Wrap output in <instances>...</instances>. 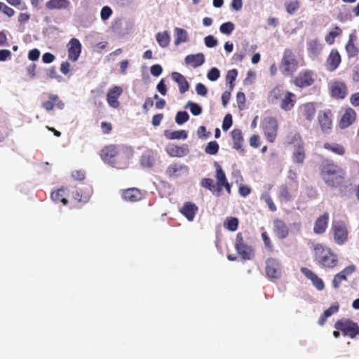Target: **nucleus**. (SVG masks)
<instances>
[{
	"label": "nucleus",
	"mask_w": 359,
	"mask_h": 359,
	"mask_svg": "<svg viewBox=\"0 0 359 359\" xmlns=\"http://www.w3.org/2000/svg\"><path fill=\"white\" fill-rule=\"evenodd\" d=\"M280 197L286 202L290 201L292 199V195L287 184H282L280 187Z\"/></svg>",
	"instance_id": "49530a36"
},
{
	"label": "nucleus",
	"mask_w": 359,
	"mask_h": 359,
	"mask_svg": "<svg viewBox=\"0 0 359 359\" xmlns=\"http://www.w3.org/2000/svg\"><path fill=\"white\" fill-rule=\"evenodd\" d=\"M265 272L271 279H279L282 276V266L280 262L275 258H268L266 260Z\"/></svg>",
	"instance_id": "9d476101"
},
{
	"label": "nucleus",
	"mask_w": 359,
	"mask_h": 359,
	"mask_svg": "<svg viewBox=\"0 0 359 359\" xmlns=\"http://www.w3.org/2000/svg\"><path fill=\"white\" fill-rule=\"evenodd\" d=\"M278 122L273 117H267L263 121V130L266 140L269 142H273L277 136Z\"/></svg>",
	"instance_id": "1a4fd4ad"
},
{
	"label": "nucleus",
	"mask_w": 359,
	"mask_h": 359,
	"mask_svg": "<svg viewBox=\"0 0 359 359\" xmlns=\"http://www.w3.org/2000/svg\"><path fill=\"white\" fill-rule=\"evenodd\" d=\"M329 219L330 216L327 212H325L319 216L315 222L313 232L316 234H323L325 233L327 228Z\"/></svg>",
	"instance_id": "a878e982"
},
{
	"label": "nucleus",
	"mask_w": 359,
	"mask_h": 359,
	"mask_svg": "<svg viewBox=\"0 0 359 359\" xmlns=\"http://www.w3.org/2000/svg\"><path fill=\"white\" fill-rule=\"evenodd\" d=\"M323 148L339 156H343L346 151L344 146L337 143L326 142L324 144Z\"/></svg>",
	"instance_id": "4c0bfd02"
},
{
	"label": "nucleus",
	"mask_w": 359,
	"mask_h": 359,
	"mask_svg": "<svg viewBox=\"0 0 359 359\" xmlns=\"http://www.w3.org/2000/svg\"><path fill=\"white\" fill-rule=\"evenodd\" d=\"M300 271L306 278L309 279L311 281L313 285L318 290L321 291L324 290V282L316 273H314L313 271L306 267H302Z\"/></svg>",
	"instance_id": "aec40b11"
},
{
	"label": "nucleus",
	"mask_w": 359,
	"mask_h": 359,
	"mask_svg": "<svg viewBox=\"0 0 359 359\" xmlns=\"http://www.w3.org/2000/svg\"><path fill=\"white\" fill-rule=\"evenodd\" d=\"M332 231L334 242L339 245L348 240V230L346 224L341 220H334L332 223Z\"/></svg>",
	"instance_id": "0eeeda50"
},
{
	"label": "nucleus",
	"mask_w": 359,
	"mask_h": 359,
	"mask_svg": "<svg viewBox=\"0 0 359 359\" xmlns=\"http://www.w3.org/2000/svg\"><path fill=\"white\" fill-rule=\"evenodd\" d=\"M346 50L348 54V57H357L359 53V49L354 44L353 41L351 37H350L346 45Z\"/></svg>",
	"instance_id": "79ce46f5"
},
{
	"label": "nucleus",
	"mask_w": 359,
	"mask_h": 359,
	"mask_svg": "<svg viewBox=\"0 0 359 359\" xmlns=\"http://www.w3.org/2000/svg\"><path fill=\"white\" fill-rule=\"evenodd\" d=\"M296 102V95L289 91H285L281 100L280 107L283 110L290 111Z\"/></svg>",
	"instance_id": "cd10ccee"
},
{
	"label": "nucleus",
	"mask_w": 359,
	"mask_h": 359,
	"mask_svg": "<svg viewBox=\"0 0 359 359\" xmlns=\"http://www.w3.org/2000/svg\"><path fill=\"white\" fill-rule=\"evenodd\" d=\"M236 101L240 109H243L245 103V95L243 92H238L236 95Z\"/></svg>",
	"instance_id": "052dcab7"
},
{
	"label": "nucleus",
	"mask_w": 359,
	"mask_h": 359,
	"mask_svg": "<svg viewBox=\"0 0 359 359\" xmlns=\"http://www.w3.org/2000/svg\"><path fill=\"white\" fill-rule=\"evenodd\" d=\"M298 112L301 117L311 121L316 114V107L313 103H305L299 106Z\"/></svg>",
	"instance_id": "b1692460"
},
{
	"label": "nucleus",
	"mask_w": 359,
	"mask_h": 359,
	"mask_svg": "<svg viewBox=\"0 0 359 359\" xmlns=\"http://www.w3.org/2000/svg\"><path fill=\"white\" fill-rule=\"evenodd\" d=\"M342 30L339 27L336 26L332 31H330L325 37L326 43L332 45L334 43L335 38L340 36Z\"/></svg>",
	"instance_id": "a19ab883"
},
{
	"label": "nucleus",
	"mask_w": 359,
	"mask_h": 359,
	"mask_svg": "<svg viewBox=\"0 0 359 359\" xmlns=\"http://www.w3.org/2000/svg\"><path fill=\"white\" fill-rule=\"evenodd\" d=\"M232 140L233 142V149L237 151L243 152L244 149H243V144L244 142L243 133L241 129H233L231 131Z\"/></svg>",
	"instance_id": "7c9ffc66"
},
{
	"label": "nucleus",
	"mask_w": 359,
	"mask_h": 359,
	"mask_svg": "<svg viewBox=\"0 0 359 359\" xmlns=\"http://www.w3.org/2000/svg\"><path fill=\"white\" fill-rule=\"evenodd\" d=\"M201 186L206 189H208L212 193H217V184H214V181L211 178H203L200 183Z\"/></svg>",
	"instance_id": "37998d69"
},
{
	"label": "nucleus",
	"mask_w": 359,
	"mask_h": 359,
	"mask_svg": "<svg viewBox=\"0 0 359 359\" xmlns=\"http://www.w3.org/2000/svg\"><path fill=\"white\" fill-rule=\"evenodd\" d=\"M344 280H346L344 275H342L340 273V272H339L334 276L333 280L332 281V286L337 289L340 287L341 282Z\"/></svg>",
	"instance_id": "603ef678"
},
{
	"label": "nucleus",
	"mask_w": 359,
	"mask_h": 359,
	"mask_svg": "<svg viewBox=\"0 0 359 359\" xmlns=\"http://www.w3.org/2000/svg\"><path fill=\"white\" fill-rule=\"evenodd\" d=\"M56 107L59 109H63L65 107V103L60 99L57 95L53 93L48 94V100L43 102L41 104V107L46 111H49Z\"/></svg>",
	"instance_id": "412c9836"
},
{
	"label": "nucleus",
	"mask_w": 359,
	"mask_h": 359,
	"mask_svg": "<svg viewBox=\"0 0 359 359\" xmlns=\"http://www.w3.org/2000/svg\"><path fill=\"white\" fill-rule=\"evenodd\" d=\"M237 76H238L237 69H233L228 71L226 79V81L229 83V85H231L234 82Z\"/></svg>",
	"instance_id": "13d9d810"
},
{
	"label": "nucleus",
	"mask_w": 359,
	"mask_h": 359,
	"mask_svg": "<svg viewBox=\"0 0 359 359\" xmlns=\"http://www.w3.org/2000/svg\"><path fill=\"white\" fill-rule=\"evenodd\" d=\"M112 14V10L109 6H104L101 11V18L103 20H107Z\"/></svg>",
	"instance_id": "0e129e2a"
},
{
	"label": "nucleus",
	"mask_w": 359,
	"mask_h": 359,
	"mask_svg": "<svg viewBox=\"0 0 359 359\" xmlns=\"http://www.w3.org/2000/svg\"><path fill=\"white\" fill-rule=\"evenodd\" d=\"M205 44L208 48H213L217 46V40L212 35H208L204 39Z\"/></svg>",
	"instance_id": "bf43d9fd"
},
{
	"label": "nucleus",
	"mask_w": 359,
	"mask_h": 359,
	"mask_svg": "<svg viewBox=\"0 0 359 359\" xmlns=\"http://www.w3.org/2000/svg\"><path fill=\"white\" fill-rule=\"evenodd\" d=\"M292 158L294 163L302 165L306 158L304 147L300 146L295 148L292 152Z\"/></svg>",
	"instance_id": "72a5a7b5"
},
{
	"label": "nucleus",
	"mask_w": 359,
	"mask_h": 359,
	"mask_svg": "<svg viewBox=\"0 0 359 359\" xmlns=\"http://www.w3.org/2000/svg\"><path fill=\"white\" fill-rule=\"evenodd\" d=\"M71 5L69 0H48L46 3V8L48 10H65Z\"/></svg>",
	"instance_id": "c756f323"
},
{
	"label": "nucleus",
	"mask_w": 359,
	"mask_h": 359,
	"mask_svg": "<svg viewBox=\"0 0 359 359\" xmlns=\"http://www.w3.org/2000/svg\"><path fill=\"white\" fill-rule=\"evenodd\" d=\"M175 41V46H178L182 43H185L189 41V35L187 32L180 27H175L174 29Z\"/></svg>",
	"instance_id": "f704fd0d"
},
{
	"label": "nucleus",
	"mask_w": 359,
	"mask_h": 359,
	"mask_svg": "<svg viewBox=\"0 0 359 359\" xmlns=\"http://www.w3.org/2000/svg\"><path fill=\"white\" fill-rule=\"evenodd\" d=\"M92 194L93 189L88 186L83 189H76L72 193V197L79 203H86L90 200Z\"/></svg>",
	"instance_id": "393cba45"
},
{
	"label": "nucleus",
	"mask_w": 359,
	"mask_h": 359,
	"mask_svg": "<svg viewBox=\"0 0 359 359\" xmlns=\"http://www.w3.org/2000/svg\"><path fill=\"white\" fill-rule=\"evenodd\" d=\"M187 104L189 106L190 111L193 115L198 116L201 114L202 108L199 104L191 101H189Z\"/></svg>",
	"instance_id": "5fc2aeb1"
},
{
	"label": "nucleus",
	"mask_w": 359,
	"mask_h": 359,
	"mask_svg": "<svg viewBox=\"0 0 359 359\" xmlns=\"http://www.w3.org/2000/svg\"><path fill=\"white\" fill-rule=\"evenodd\" d=\"M214 165L216 168L215 178L217 180V194L219 195L222 189L224 188L226 192L231 194V185L227 181L224 171L217 162H215Z\"/></svg>",
	"instance_id": "9b49d317"
},
{
	"label": "nucleus",
	"mask_w": 359,
	"mask_h": 359,
	"mask_svg": "<svg viewBox=\"0 0 359 359\" xmlns=\"http://www.w3.org/2000/svg\"><path fill=\"white\" fill-rule=\"evenodd\" d=\"M341 62V57L337 49L331 50L328 57L326 59L325 66L329 72H334L339 66Z\"/></svg>",
	"instance_id": "6ab92c4d"
},
{
	"label": "nucleus",
	"mask_w": 359,
	"mask_h": 359,
	"mask_svg": "<svg viewBox=\"0 0 359 359\" xmlns=\"http://www.w3.org/2000/svg\"><path fill=\"white\" fill-rule=\"evenodd\" d=\"M234 248L238 255L243 260H251L255 257V250L252 245H248L244 240L242 233L236 234Z\"/></svg>",
	"instance_id": "423d86ee"
},
{
	"label": "nucleus",
	"mask_w": 359,
	"mask_h": 359,
	"mask_svg": "<svg viewBox=\"0 0 359 359\" xmlns=\"http://www.w3.org/2000/svg\"><path fill=\"white\" fill-rule=\"evenodd\" d=\"M232 116L230 114H226L223 120L222 123V129L224 131L228 130L232 126Z\"/></svg>",
	"instance_id": "4d7b16f0"
},
{
	"label": "nucleus",
	"mask_w": 359,
	"mask_h": 359,
	"mask_svg": "<svg viewBox=\"0 0 359 359\" xmlns=\"http://www.w3.org/2000/svg\"><path fill=\"white\" fill-rule=\"evenodd\" d=\"M68 46V58L72 62H76L79 59L81 53L82 46L79 40L72 38L69 41Z\"/></svg>",
	"instance_id": "a211bd4d"
},
{
	"label": "nucleus",
	"mask_w": 359,
	"mask_h": 359,
	"mask_svg": "<svg viewBox=\"0 0 359 359\" xmlns=\"http://www.w3.org/2000/svg\"><path fill=\"white\" fill-rule=\"evenodd\" d=\"M165 150L168 155L172 158H183L189 154V148L187 144L182 145L173 143L168 144Z\"/></svg>",
	"instance_id": "4468645a"
},
{
	"label": "nucleus",
	"mask_w": 359,
	"mask_h": 359,
	"mask_svg": "<svg viewBox=\"0 0 359 359\" xmlns=\"http://www.w3.org/2000/svg\"><path fill=\"white\" fill-rule=\"evenodd\" d=\"M156 39L159 46L162 48L168 46L170 41V35L167 31L158 32L156 36Z\"/></svg>",
	"instance_id": "ea45409f"
},
{
	"label": "nucleus",
	"mask_w": 359,
	"mask_h": 359,
	"mask_svg": "<svg viewBox=\"0 0 359 359\" xmlns=\"http://www.w3.org/2000/svg\"><path fill=\"white\" fill-rule=\"evenodd\" d=\"M133 155V147L125 144H109L100 152L104 162L118 169L127 168Z\"/></svg>",
	"instance_id": "f257e3e1"
},
{
	"label": "nucleus",
	"mask_w": 359,
	"mask_h": 359,
	"mask_svg": "<svg viewBox=\"0 0 359 359\" xmlns=\"http://www.w3.org/2000/svg\"><path fill=\"white\" fill-rule=\"evenodd\" d=\"M262 238L263 239V241H264V245H265V248H266V250L270 252H272L273 249V246L272 242H271L269 236H268L266 231H264L262 233Z\"/></svg>",
	"instance_id": "864d4df0"
},
{
	"label": "nucleus",
	"mask_w": 359,
	"mask_h": 359,
	"mask_svg": "<svg viewBox=\"0 0 359 359\" xmlns=\"http://www.w3.org/2000/svg\"><path fill=\"white\" fill-rule=\"evenodd\" d=\"M307 50L311 57H318L323 50V45L318 39H313L308 42Z\"/></svg>",
	"instance_id": "473e14b6"
},
{
	"label": "nucleus",
	"mask_w": 359,
	"mask_h": 359,
	"mask_svg": "<svg viewBox=\"0 0 359 359\" xmlns=\"http://www.w3.org/2000/svg\"><path fill=\"white\" fill-rule=\"evenodd\" d=\"M184 61L187 65L197 68L205 62V57L203 53L191 54L186 56Z\"/></svg>",
	"instance_id": "c85d7f7f"
},
{
	"label": "nucleus",
	"mask_w": 359,
	"mask_h": 359,
	"mask_svg": "<svg viewBox=\"0 0 359 359\" xmlns=\"http://www.w3.org/2000/svg\"><path fill=\"white\" fill-rule=\"evenodd\" d=\"M172 79L178 84L180 92L183 94L189 88V84L186 78L179 72H172Z\"/></svg>",
	"instance_id": "2f4dec72"
},
{
	"label": "nucleus",
	"mask_w": 359,
	"mask_h": 359,
	"mask_svg": "<svg viewBox=\"0 0 359 359\" xmlns=\"http://www.w3.org/2000/svg\"><path fill=\"white\" fill-rule=\"evenodd\" d=\"M144 193L137 188H128L121 191V197L125 201L135 203L141 201Z\"/></svg>",
	"instance_id": "f3484780"
},
{
	"label": "nucleus",
	"mask_w": 359,
	"mask_h": 359,
	"mask_svg": "<svg viewBox=\"0 0 359 359\" xmlns=\"http://www.w3.org/2000/svg\"><path fill=\"white\" fill-rule=\"evenodd\" d=\"M320 174L324 182L332 188L341 187L346 176L344 169L329 159L322 161L320 166Z\"/></svg>",
	"instance_id": "f03ea898"
},
{
	"label": "nucleus",
	"mask_w": 359,
	"mask_h": 359,
	"mask_svg": "<svg viewBox=\"0 0 359 359\" xmlns=\"http://www.w3.org/2000/svg\"><path fill=\"white\" fill-rule=\"evenodd\" d=\"M219 150V144L216 141H211L208 143L205 151L210 155H215Z\"/></svg>",
	"instance_id": "09e8293b"
},
{
	"label": "nucleus",
	"mask_w": 359,
	"mask_h": 359,
	"mask_svg": "<svg viewBox=\"0 0 359 359\" xmlns=\"http://www.w3.org/2000/svg\"><path fill=\"white\" fill-rule=\"evenodd\" d=\"M196 90L198 95L201 96H206L208 94V89L203 83H198L196 86Z\"/></svg>",
	"instance_id": "69168bd1"
},
{
	"label": "nucleus",
	"mask_w": 359,
	"mask_h": 359,
	"mask_svg": "<svg viewBox=\"0 0 359 359\" xmlns=\"http://www.w3.org/2000/svg\"><path fill=\"white\" fill-rule=\"evenodd\" d=\"M339 309V304L338 303H334L330 307L327 309L323 313H325V316H327V317H330L332 314L338 312Z\"/></svg>",
	"instance_id": "e2e57ef3"
},
{
	"label": "nucleus",
	"mask_w": 359,
	"mask_h": 359,
	"mask_svg": "<svg viewBox=\"0 0 359 359\" xmlns=\"http://www.w3.org/2000/svg\"><path fill=\"white\" fill-rule=\"evenodd\" d=\"M316 81V74L313 71L305 69L295 76L292 83L297 87L304 88L312 86Z\"/></svg>",
	"instance_id": "6e6552de"
},
{
	"label": "nucleus",
	"mask_w": 359,
	"mask_h": 359,
	"mask_svg": "<svg viewBox=\"0 0 359 359\" xmlns=\"http://www.w3.org/2000/svg\"><path fill=\"white\" fill-rule=\"evenodd\" d=\"M318 122L324 133H329L332 127V114L330 109L319 111Z\"/></svg>",
	"instance_id": "2eb2a0df"
},
{
	"label": "nucleus",
	"mask_w": 359,
	"mask_h": 359,
	"mask_svg": "<svg viewBox=\"0 0 359 359\" xmlns=\"http://www.w3.org/2000/svg\"><path fill=\"white\" fill-rule=\"evenodd\" d=\"M224 225L228 230L235 231L238 229V219L236 217H229L224 222Z\"/></svg>",
	"instance_id": "a18cd8bd"
},
{
	"label": "nucleus",
	"mask_w": 359,
	"mask_h": 359,
	"mask_svg": "<svg viewBox=\"0 0 359 359\" xmlns=\"http://www.w3.org/2000/svg\"><path fill=\"white\" fill-rule=\"evenodd\" d=\"M198 211V207L192 202H185L180 209V212L184 216L189 222H192L196 213Z\"/></svg>",
	"instance_id": "5701e85b"
},
{
	"label": "nucleus",
	"mask_w": 359,
	"mask_h": 359,
	"mask_svg": "<svg viewBox=\"0 0 359 359\" xmlns=\"http://www.w3.org/2000/svg\"><path fill=\"white\" fill-rule=\"evenodd\" d=\"M299 66L296 52L290 48L285 49L279 65L281 73L286 76H292L297 71Z\"/></svg>",
	"instance_id": "20e7f679"
},
{
	"label": "nucleus",
	"mask_w": 359,
	"mask_h": 359,
	"mask_svg": "<svg viewBox=\"0 0 359 359\" xmlns=\"http://www.w3.org/2000/svg\"><path fill=\"white\" fill-rule=\"evenodd\" d=\"M285 93L281 86H277L270 91L269 97L273 102L280 99Z\"/></svg>",
	"instance_id": "c03bdc74"
},
{
	"label": "nucleus",
	"mask_w": 359,
	"mask_h": 359,
	"mask_svg": "<svg viewBox=\"0 0 359 359\" xmlns=\"http://www.w3.org/2000/svg\"><path fill=\"white\" fill-rule=\"evenodd\" d=\"M357 114L355 111L351 108L347 107L344 114L342 115L340 121L339 126L341 128L344 129L352 125L356 120Z\"/></svg>",
	"instance_id": "4be33fe9"
},
{
	"label": "nucleus",
	"mask_w": 359,
	"mask_h": 359,
	"mask_svg": "<svg viewBox=\"0 0 359 359\" xmlns=\"http://www.w3.org/2000/svg\"><path fill=\"white\" fill-rule=\"evenodd\" d=\"M287 143L294 147V149L300 146H304L301 135L297 133H290L287 136Z\"/></svg>",
	"instance_id": "58836bf2"
},
{
	"label": "nucleus",
	"mask_w": 359,
	"mask_h": 359,
	"mask_svg": "<svg viewBox=\"0 0 359 359\" xmlns=\"http://www.w3.org/2000/svg\"><path fill=\"white\" fill-rule=\"evenodd\" d=\"M189 119V115L185 111H178L175 116V122L178 125H182L183 123L188 121Z\"/></svg>",
	"instance_id": "3c124183"
},
{
	"label": "nucleus",
	"mask_w": 359,
	"mask_h": 359,
	"mask_svg": "<svg viewBox=\"0 0 359 359\" xmlns=\"http://www.w3.org/2000/svg\"><path fill=\"white\" fill-rule=\"evenodd\" d=\"M285 6L287 12L289 14L292 15L299 8V2L297 0L292 1L286 2Z\"/></svg>",
	"instance_id": "8fccbe9b"
},
{
	"label": "nucleus",
	"mask_w": 359,
	"mask_h": 359,
	"mask_svg": "<svg viewBox=\"0 0 359 359\" xmlns=\"http://www.w3.org/2000/svg\"><path fill=\"white\" fill-rule=\"evenodd\" d=\"M334 328L340 330L344 336L351 339H355L358 335L359 336V325L348 318L337 320L334 324Z\"/></svg>",
	"instance_id": "39448f33"
},
{
	"label": "nucleus",
	"mask_w": 359,
	"mask_h": 359,
	"mask_svg": "<svg viewBox=\"0 0 359 359\" xmlns=\"http://www.w3.org/2000/svg\"><path fill=\"white\" fill-rule=\"evenodd\" d=\"M274 232L280 239H284L289 235V229L287 224L281 219H276L273 221Z\"/></svg>",
	"instance_id": "bb28decb"
},
{
	"label": "nucleus",
	"mask_w": 359,
	"mask_h": 359,
	"mask_svg": "<svg viewBox=\"0 0 359 359\" xmlns=\"http://www.w3.org/2000/svg\"><path fill=\"white\" fill-rule=\"evenodd\" d=\"M313 257L316 264L325 270H332L339 263V257L330 248L322 244L313 247Z\"/></svg>",
	"instance_id": "7ed1b4c3"
},
{
	"label": "nucleus",
	"mask_w": 359,
	"mask_h": 359,
	"mask_svg": "<svg viewBox=\"0 0 359 359\" xmlns=\"http://www.w3.org/2000/svg\"><path fill=\"white\" fill-rule=\"evenodd\" d=\"M235 29V25L231 22H226L222 24L219 27V31L226 35H229Z\"/></svg>",
	"instance_id": "de8ad7c7"
},
{
	"label": "nucleus",
	"mask_w": 359,
	"mask_h": 359,
	"mask_svg": "<svg viewBox=\"0 0 359 359\" xmlns=\"http://www.w3.org/2000/svg\"><path fill=\"white\" fill-rule=\"evenodd\" d=\"M50 197L55 203H62L63 205H67L68 203L66 191L64 188H60L57 191L52 192Z\"/></svg>",
	"instance_id": "e433bc0d"
},
{
	"label": "nucleus",
	"mask_w": 359,
	"mask_h": 359,
	"mask_svg": "<svg viewBox=\"0 0 359 359\" xmlns=\"http://www.w3.org/2000/svg\"><path fill=\"white\" fill-rule=\"evenodd\" d=\"M123 90L122 87L114 86L109 89L107 93V102L108 104L114 109H117L120 106L118 101L119 97L122 95Z\"/></svg>",
	"instance_id": "dca6fc26"
},
{
	"label": "nucleus",
	"mask_w": 359,
	"mask_h": 359,
	"mask_svg": "<svg viewBox=\"0 0 359 359\" xmlns=\"http://www.w3.org/2000/svg\"><path fill=\"white\" fill-rule=\"evenodd\" d=\"M356 270V267L355 265L351 264L346 268H344L342 271H340V273L344 275L346 279L347 280V277L352 275Z\"/></svg>",
	"instance_id": "680f3d73"
},
{
	"label": "nucleus",
	"mask_w": 359,
	"mask_h": 359,
	"mask_svg": "<svg viewBox=\"0 0 359 359\" xmlns=\"http://www.w3.org/2000/svg\"><path fill=\"white\" fill-rule=\"evenodd\" d=\"M164 135L168 140H186L188 137L187 133L184 130L175 131L165 130L164 131Z\"/></svg>",
	"instance_id": "c9c22d12"
},
{
	"label": "nucleus",
	"mask_w": 359,
	"mask_h": 359,
	"mask_svg": "<svg viewBox=\"0 0 359 359\" xmlns=\"http://www.w3.org/2000/svg\"><path fill=\"white\" fill-rule=\"evenodd\" d=\"M330 93L332 97L336 100H343L348 95V88L344 81H334L329 86Z\"/></svg>",
	"instance_id": "f8f14e48"
},
{
	"label": "nucleus",
	"mask_w": 359,
	"mask_h": 359,
	"mask_svg": "<svg viewBox=\"0 0 359 359\" xmlns=\"http://www.w3.org/2000/svg\"><path fill=\"white\" fill-rule=\"evenodd\" d=\"M350 102L355 107H359V92L353 93L350 97Z\"/></svg>",
	"instance_id": "774afa93"
},
{
	"label": "nucleus",
	"mask_w": 359,
	"mask_h": 359,
	"mask_svg": "<svg viewBox=\"0 0 359 359\" xmlns=\"http://www.w3.org/2000/svg\"><path fill=\"white\" fill-rule=\"evenodd\" d=\"M207 76L210 81H215L220 76L219 70L216 67H212L208 73Z\"/></svg>",
	"instance_id": "6e6d98bb"
},
{
	"label": "nucleus",
	"mask_w": 359,
	"mask_h": 359,
	"mask_svg": "<svg viewBox=\"0 0 359 359\" xmlns=\"http://www.w3.org/2000/svg\"><path fill=\"white\" fill-rule=\"evenodd\" d=\"M165 173L170 179H177L184 174L187 175L189 168L184 164L174 162L167 167Z\"/></svg>",
	"instance_id": "ddd939ff"
},
{
	"label": "nucleus",
	"mask_w": 359,
	"mask_h": 359,
	"mask_svg": "<svg viewBox=\"0 0 359 359\" xmlns=\"http://www.w3.org/2000/svg\"><path fill=\"white\" fill-rule=\"evenodd\" d=\"M150 71L154 76H158L161 74L163 69L160 65L156 64L151 67Z\"/></svg>",
	"instance_id": "338daca9"
}]
</instances>
